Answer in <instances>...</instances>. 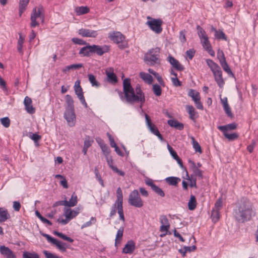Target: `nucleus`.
Listing matches in <instances>:
<instances>
[{
  "label": "nucleus",
  "mask_w": 258,
  "mask_h": 258,
  "mask_svg": "<svg viewBox=\"0 0 258 258\" xmlns=\"http://www.w3.org/2000/svg\"><path fill=\"white\" fill-rule=\"evenodd\" d=\"M144 61L149 66H155L160 63V49L156 47L149 50L145 55Z\"/></svg>",
  "instance_id": "4"
},
{
  "label": "nucleus",
  "mask_w": 258,
  "mask_h": 258,
  "mask_svg": "<svg viewBox=\"0 0 258 258\" xmlns=\"http://www.w3.org/2000/svg\"><path fill=\"white\" fill-rule=\"evenodd\" d=\"M105 73L107 76V80L108 82L112 84H115L117 82L116 76L113 73L112 70L111 69L109 70L107 69L105 71Z\"/></svg>",
  "instance_id": "23"
},
{
  "label": "nucleus",
  "mask_w": 258,
  "mask_h": 258,
  "mask_svg": "<svg viewBox=\"0 0 258 258\" xmlns=\"http://www.w3.org/2000/svg\"><path fill=\"white\" fill-rule=\"evenodd\" d=\"M195 53L196 51L193 48L187 50L185 52L186 55L190 60H191L192 59L195 54Z\"/></svg>",
  "instance_id": "59"
},
{
  "label": "nucleus",
  "mask_w": 258,
  "mask_h": 258,
  "mask_svg": "<svg viewBox=\"0 0 258 258\" xmlns=\"http://www.w3.org/2000/svg\"><path fill=\"white\" fill-rule=\"evenodd\" d=\"M252 213V208L250 203L245 199H242L236 204L233 209V215L235 220L244 223L250 220Z\"/></svg>",
  "instance_id": "2"
},
{
  "label": "nucleus",
  "mask_w": 258,
  "mask_h": 258,
  "mask_svg": "<svg viewBox=\"0 0 258 258\" xmlns=\"http://www.w3.org/2000/svg\"><path fill=\"white\" fill-rule=\"evenodd\" d=\"M179 39L182 43H184L186 42V39L185 37V31L184 30L180 32Z\"/></svg>",
  "instance_id": "63"
},
{
  "label": "nucleus",
  "mask_w": 258,
  "mask_h": 258,
  "mask_svg": "<svg viewBox=\"0 0 258 258\" xmlns=\"http://www.w3.org/2000/svg\"><path fill=\"white\" fill-rule=\"evenodd\" d=\"M145 119H146V123L147 125L148 128L149 129L150 132L154 134V135L158 137L159 139L161 141L163 140V138L162 136L161 135L160 132H159L157 127L152 123V121L149 116V115L147 114H145Z\"/></svg>",
  "instance_id": "11"
},
{
  "label": "nucleus",
  "mask_w": 258,
  "mask_h": 258,
  "mask_svg": "<svg viewBox=\"0 0 258 258\" xmlns=\"http://www.w3.org/2000/svg\"><path fill=\"white\" fill-rule=\"evenodd\" d=\"M170 228V225H161L160 227V231L161 232H164V234H161V236H163L166 235L167 234L168 231L169 230Z\"/></svg>",
  "instance_id": "56"
},
{
  "label": "nucleus",
  "mask_w": 258,
  "mask_h": 258,
  "mask_svg": "<svg viewBox=\"0 0 258 258\" xmlns=\"http://www.w3.org/2000/svg\"><path fill=\"white\" fill-rule=\"evenodd\" d=\"M166 182L170 185L176 186L180 181V178L174 176H170L165 178Z\"/></svg>",
  "instance_id": "31"
},
{
  "label": "nucleus",
  "mask_w": 258,
  "mask_h": 258,
  "mask_svg": "<svg viewBox=\"0 0 258 258\" xmlns=\"http://www.w3.org/2000/svg\"><path fill=\"white\" fill-rule=\"evenodd\" d=\"M186 109L189 115V118L195 121L199 117L198 112L192 105H187L185 106Z\"/></svg>",
  "instance_id": "22"
},
{
  "label": "nucleus",
  "mask_w": 258,
  "mask_h": 258,
  "mask_svg": "<svg viewBox=\"0 0 258 258\" xmlns=\"http://www.w3.org/2000/svg\"><path fill=\"white\" fill-rule=\"evenodd\" d=\"M29 0H20L19 3V14L21 17L22 14L26 10Z\"/></svg>",
  "instance_id": "30"
},
{
  "label": "nucleus",
  "mask_w": 258,
  "mask_h": 258,
  "mask_svg": "<svg viewBox=\"0 0 258 258\" xmlns=\"http://www.w3.org/2000/svg\"><path fill=\"white\" fill-rule=\"evenodd\" d=\"M155 192L160 196L161 197H164L165 194L163 190L156 185L152 189Z\"/></svg>",
  "instance_id": "51"
},
{
  "label": "nucleus",
  "mask_w": 258,
  "mask_h": 258,
  "mask_svg": "<svg viewBox=\"0 0 258 258\" xmlns=\"http://www.w3.org/2000/svg\"><path fill=\"white\" fill-rule=\"evenodd\" d=\"M140 77L144 80V81L148 84H151L153 82V77L149 74L145 73V72H141L139 74Z\"/></svg>",
  "instance_id": "29"
},
{
  "label": "nucleus",
  "mask_w": 258,
  "mask_h": 258,
  "mask_svg": "<svg viewBox=\"0 0 258 258\" xmlns=\"http://www.w3.org/2000/svg\"><path fill=\"white\" fill-rule=\"evenodd\" d=\"M223 206V202L221 198H219L215 203L214 208L213 210L220 211Z\"/></svg>",
  "instance_id": "47"
},
{
  "label": "nucleus",
  "mask_w": 258,
  "mask_h": 258,
  "mask_svg": "<svg viewBox=\"0 0 258 258\" xmlns=\"http://www.w3.org/2000/svg\"><path fill=\"white\" fill-rule=\"evenodd\" d=\"M93 45H88L82 47L79 51V54L82 56H89L93 53Z\"/></svg>",
  "instance_id": "21"
},
{
  "label": "nucleus",
  "mask_w": 258,
  "mask_h": 258,
  "mask_svg": "<svg viewBox=\"0 0 258 258\" xmlns=\"http://www.w3.org/2000/svg\"><path fill=\"white\" fill-rule=\"evenodd\" d=\"M153 91L154 94L157 96H159L161 95L162 89L160 85L158 84H154L153 85Z\"/></svg>",
  "instance_id": "45"
},
{
  "label": "nucleus",
  "mask_w": 258,
  "mask_h": 258,
  "mask_svg": "<svg viewBox=\"0 0 258 258\" xmlns=\"http://www.w3.org/2000/svg\"><path fill=\"white\" fill-rule=\"evenodd\" d=\"M123 92L125 98L127 102H140L143 104L145 101L144 94L143 93L140 86L138 85L135 91L131 85V82L129 79H125L123 82Z\"/></svg>",
  "instance_id": "1"
},
{
  "label": "nucleus",
  "mask_w": 258,
  "mask_h": 258,
  "mask_svg": "<svg viewBox=\"0 0 258 258\" xmlns=\"http://www.w3.org/2000/svg\"><path fill=\"white\" fill-rule=\"evenodd\" d=\"M167 148L171 156L173 157V159L177 158L178 155L176 152L173 150L172 147H171L168 144Z\"/></svg>",
  "instance_id": "61"
},
{
  "label": "nucleus",
  "mask_w": 258,
  "mask_h": 258,
  "mask_svg": "<svg viewBox=\"0 0 258 258\" xmlns=\"http://www.w3.org/2000/svg\"><path fill=\"white\" fill-rule=\"evenodd\" d=\"M65 100L67 103L66 109H74V102L72 96L69 94L66 95L65 96Z\"/></svg>",
  "instance_id": "34"
},
{
  "label": "nucleus",
  "mask_w": 258,
  "mask_h": 258,
  "mask_svg": "<svg viewBox=\"0 0 258 258\" xmlns=\"http://www.w3.org/2000/svg\"><path fill=\"white\" fill-rule=\"evenodd\" d=\"M74 90L75 94L79 99L81 103L84 106L85 108H87L88 107V105L84 96L83 90L81 86H80V82L79 80L76 81L74 85Z\"/></svg>",
  "instance_id": "10"
},
{
  "label": "nucleus",
  "mask_w": 258,
  "mask_h": 258,
  "mask_svg": "<svg viewBox=\"0 0 258 258\" xmlns=\"http://www.w3.org/2000/svg\"><path fill=\"white\" fill-rule=\"evenodd\" d=\"M197 33L200 40L207 37L205 31L199 25L197 26Z\"/></svg>",
  "instance_id": "41"
},
{
  "label": "nucleus",
  "mask_w": 258,
  "mask_h": 258,
  "mask_svg": "<svg viewBox=\"0 0 258 258\" xmlns=\"http://www.w3.org/2000/svg\"><path fill=\"white\" fill-rule=\"evenodd\" d=\"M63 205L65 206L68 207H74L76 206L77 204V195L74 193L71 197V198L68 201L67 200H64L63 201Z\"/></svg>",
  "instance_id": "27"
},
{
  "label": "nucleus",
  "mask_w": 258,
  "mask_h": 258,
  "mask_svg": "<svg viewBox=\"0 0 258 258\" xmlns=\"http://www.w3.org/2000/svg\"><path fill=\"white\" fill-rule=\"evenodd\" d=\"M64 117L70 126H74L76 122V114L74 109H66L64 113Z\"/></svg>",
  "instance_id": "13"
},
{
  "label": "nucleus",
  "mask_w": 258,
  "mask_h": 258,
  "mask_svg": "<svg viewBox=\"0 0 258 258\" xmlns=\"http://www.w3.org/2000/svg\"><path fill=\"white\" fill-rule=\"evenodd\" d=\"M0 252L6 258H16V256L14 252L8 247L5 245L0 246Z\"/></svg>",
  "instance_id": "17"
},
{
  "label": "nucleus",
  "mask_w": 258,
  "mask_h": 258,
  "mask_svg": "<svg viewBox=\"0 0 258 258\" xmlns=\"http://www.w3.org/2000/svg\"><path fill=\"white\" fill-rule=\"evenodd\" d=\"M160 222L161 225H170L169 220L165 215H161L160 217Z\"/></svg>",
  "instance_id": "53"
},
{
  "label": "nucleus",
  "mask_w": 258,
  "mask_h": 258,
  "mask_svg": "<svg viewBox=\"0 0 258 258\" xmlns=\"http://www.w3.org/2000/svg\"><path fill=\"white\" fill-rule=\"evenodd\" d=\"M168 61L177 70L182 71L183 70L184 68L180 64L177 60L175 59L171 55H169L168 57Z\"/></svg>",
  "instance_id": "24"
},
{
  "label": "nucleus",
  "mask_w": 258,
  "mask_h": 258,
  "mask_svg": "<svg viewBox=\"0 0 258 258\" xmlns=\"http://www.w3.org/2000/svg\"><path fill=\"white\" fill-rule=\"evenodd\" d=\"M23 258H39V256L36 252L24 251L23 253Z\"/></svg>",
  "instance_id": "43"
},
{
  "label": "nucleus",
  "mask_w": 258,
  "mask_h": 258,
  "mask_svg": "<svg viewBox=\"0 0 258 258\" xmlns=\"http://www.w3.org/2000/svg\"><path fill=\"white\" fill-rule=\"evenodd\" d=\"M30 138L36 143L41 139V137L37 134H30Z\"/></svg>",
  "instance_id": "62"
},
{
  "label": "nucleus",
  "mask_w": 258,
  "mask_h": 258,
  "mask_svg": "<svg viewBox=\"0 0 258 258\" xmlns=\"http://www.w3.org/2000/svg\"><path fill=\"white\" fill-rule=\"evenodd\" d=\"M100 148H101L102 151L103 152L104 156L105 157L109 156L110 149L108 148V147L104 144H100Z\"/></svg>",
  "instance_id": "46"
},
{
  "label": "nucleus",
  "mask_w": 258,
  "mask_h": 258,
  "mask_svg": "<svg viewBox=\"0 0 258 258\" xmlns=\"http://www.w3.org/2000/svg\"><path fill=\"white\" fill-rule=\"evenodd\" d=\"M88 80L92 87L98 88L100 86V84L96 80V77L92 74L88 75Z\"/></svg>",
  "instance_id": "37"
},
{
  "label": "nucleus",
  "mask_w": 258,
  "mask_h": 258,
  "mask_svg": "<svg viewBox=\"0 0 258 258\" xmlns=\"http://www.w3.org/2000/svg\"><path fill=\"white\" fill-rule=\"evenodd\" d=\"M24 104L27 112L30 114H33L35 112V108L33 107L32 104V100L28 96L25 97L24 100Z\"/></svg>",
  "instance_id": "20"
},
{
  "label": "nucleus",
  "mask_w": 258,
  "mask_h": 258,
  "mask_svg": "<svg viewBox=\"0 0 258 258\" xmlns=\"http://www.w3.org/2000/svg\"><path fill=\"white\" fill-rule=\"evenodd\" d=\"M79 213L80 209L79 208L72 209L70 208L66 207L63 212V216L66 218L63 219L62 217H60L57 219V221L62 225H66L75 218Z\"/></svg>",
  "instance_id": "6"
},
{
  "label": "nucleus",
  "mask_w": 258,
  "mask_h": 258,
  "mask_svg": "<svg viewBox=\"0 0 258 258\" xmlns=\"http://www.w3.org/2000/svg\"><path fill=\"white\" fill-rule=\"evenodd\" d=\"M217 58L218 59L219 62L221 63L226 60V58L223 50L219 49L217 51Z\"/></svg>",
  "instance_id": "48"
},
{
  "label": "nucleus",
  "mask_w": 258,
  "mask_h": 258,
  "mask_svg": "<svg viewBox=\"0 0 258 258\" xmlns=\"http://www.w3.org/2000/svg\"><path fill=\"white\" fill-rule=\"evenodd\" d=\"M72 41L75 44L79 45H86L87 44L86 41L78 38H73Z\"/></svg>",
  "instance_id": "57"
},
{
  "label": "nucleus",
  "mask_w": 258,
  "mask_h": 258,
  "mask_svg": "<svg viewBox=\"0 0 258 258\" xmlns=\"http://www.w3.org/2000/svg\"><path fill=\"white\" fill-rule=\"evenodd\" d=\"M43 253L45 255L46 258H61L60 257L56 255L55 254L51 253L47 250H44Z\"/></svg>",
  "instance_id": "58"
},
{
  "label": "nucleus",
  "mask_w": 258,
  "mask_h": 258,
  "mask_svg": "<svg viewBox=\"0 0 258 258\" xmlns=\"http://www.w3.org/2000/svg\"><path fill=\"white\" fill-rule=\"evenodd\" d=\"M208 66L213 73L215 80L220 88H222L225 82L222 76V72L220 66L211 59L206 60Z\"/></svg>",
  "instance_id": "3"
},
{
  "label": "nucleus",
  "mask_w": 258,
  "mask_h": 258,
  "mask_svg": "<svg viewBox=\"0 0 258 258\" xmlns=\"http://www.w3.org/2000/svg\"><path fill=\"white\" fill-rule=\"evenodd\" d=\"M188 163L190 165V168L193 172V175L195 176L199 177L201 178H203V172L199 168L196 163L191 160H188Z\"/></svg>",
  "instance_id": "18"
},
{
  "label": "nucleus",
  "mask_w": 258,
  "mask_h": 258,
  "mask_svg": "<svg viewBox=\"0 0 258 258\" xmlns=\"http://www.w3.org/2000/svg\"><path fill=\"white\" fill-rule=\"evenodd\" d=\"M224 110L227 115L228 116L230 117H233V114L231 111V108L230 106H229L228 104H224V106H223Z\"/></svg>",
  "instance_id": "54"
},
{
  "label": "nucleus",
  "mask_w": 258,
  "mask_h": 258,
  "mask_svg": "<svg viewBox=\"0 0 258 258\" xmlns=\"http://www.w3.org/2000/svg\"><path fill=\"white\" fill-rule=\"evenodd\" d=\"M215 36L217 39L225 40L226 39L225 34L222 31L216 32Z\"/></svg>",
  "instance_id": "60"
},
{
  "label": "nucleus",
  "mask_w": 258,
  "mask_h": 258,
  "mask_svg": "<svg viewBox=\"0 0 258 258\" xmlns=\"http://www.w3.org/2000/svg\"><path fill=\"white\" fill-rule=\"evenodd\" d=\"M10 218V215L7 209L0 208V222L6 221Z\"/></svg>",
  "instance_id": "32"
},
{
  "label": "nucleus",
  "mask_w": 258,
  "mask_h": 258,
  "mask_svg": "<svg viewBox=\"0 0 258 258\" xmlns=\"http://www.w3.org/2000/svg\"><path fill=\"white\" fill-rule=\"evenodd\" d=\"M41 235L45 237L49 242L55 245L60 250L63 252L66 251L67 247L64 243L52 237L47 234L42 233Z\"/></svg>",
  "instance_id": "12"
},
{
  "label": "nucleus",
  "mask_w": 258,
  "mask_h": 258,
  "mask_svg": "<svg viewBox=\"0 0 258 258\" xmlns=\"http://www.w3.org/2000/svg\"><path fill=\"white\" fill-rule=\"evenodd\" d=\"M237 124L231 123L225 125L218 126V128L222 132H228L229 131L234 130L237 127Z\"/></svg>",
  "instance_id": "25"
},
{
  "label": "nucleus",
  "mask_w": 258,
  "mask_h": 258,
  "mask_svg": "<svg viewBox=\"0 0 258 258\" xmlns=\"http://www.w3.org/2000/svg\"><path fill=\"white\" fill-rule=\"evenodd\" d=\"M123 229H119L117 231L116 235L115 243V245H116L117 242H119L120 239L122 238V235H123Z\"/></svg>",
  "instance_id": "55"
},
{
  "label": "nucleus",
  "mask_w": 258,
  "mask_h": 258,
  "mask_svg": "<svg viewBox=\"0 0 258 258\" xmlns=\"http://www.w3.org/2000/svg\"><path fill=\"white\" fill-rule=\"evenodd\" d=\"M188 95L192 98L194 101L201 99L200 93L194 89H190L188 91Z\"/></svg>",
  "instance_id": "38"
},
{
  "label": "nucleus",
  "mask_w": 258,
  "mask_h": 258,
  "mask_svg": "<svg viewBox=\"0 0 258 258\" xmlns=\"http://www.w3.org/2000/svg\"><path fill=\"white\" fill-rule=\"evenodd\" d=\"M116 197L117 200L115 203L117 204V205H123V195L121 189L120 187H118L116 190Z\"/></svg>",
  "instance_id": "35"
},
{
  "label": "nucleus",
  "mask_w": 258,
  "mask_h": 258,
  "mask_svg": "<svg viewBox=\"0 0 258 258\" xmlns=\"http://www.w3.org/2000/svg\"><path fill=\"white\" fill-rule=\"evenodd\" d=\"M110 47L107 45H103L102 46L98 45H93V53H96L99 56L102 55L104 53L108 52Z\"/></svg>",
  "instance_id": "16"
},
{
  "label": "nucleus",
  "mask_w": 258,
  "mask_h": 258,
  "mask_svg": "<svg viewBox=\"0 0 258 258\" xmlns=\"http://www.w3.org/2000/svg\"><path fill=\"white\" fill-rule=\"evenodd\" d=\"M37 19H40L42 23H43L44 21V9L42 5H39L33 9L31 15V27L34 28L39 25V22L37 21Z\"/></svg>",
  "instance_id": "5"
},
{
  "label": "nucleus",
  "mask_w": 258,
  "mask_h": 258,
  "mask_svg": "<svg viewBox=\"0 0 258 258\" xmlns=\"http://www.w3.org/2000/svg\"><path fill=\"white\" fill-rule=\"evenodd\" d=\"M190 139L191 140L192 147L195 152L201 154L202 153V150L199 143L195 140L194 137L191 136Z\"/></svg>",
  "instance_id": "36"
},
{
  "label": "nucleus",
  "mask_w": 258,
  "mask_h": 258,
  "mask_svg": "<svg viewBox=\"0 0 258 258\" xmlns=\"http://www.w3.org/2000/svg\"><path fill=\"white\" fill-rule=\"evenodd\" d=\"M171 81L173 84V85L175 87L180 86L181 85V83L178 80L177 77H172L171 78Z\"/></svg>",
  "instance_id": "64"
},
{
  "label": "nucleus",
  "mask_w": 258,
  "mask_h": 258,
  "mask_svg": "<svg viewBox=\"0 0 258 258\" xmlns=\"http://www.w3.org/2000/svg\"><path fill=\"white\" fill-rule=\"evenodd\" d=\"M1 122L5 127H8L10 125V120L8 117L2 118L1 119Z\"/></svg>",
  "instance_id": "52"
},
{
  "label": "nucleus",
  "mask_w": 258,
  "mask_h": 258,
  "mask_svg": "<svg viewBox=\"0 0 258 258\" xmlns=\"http://www.w3.org/2000/svg\"><path fill=\"white\" fill-rule=\"evenodd\" d=\"M223 70L226 72L229 76L234 77V75L232 72L231 69H230L227 62L226 61L220 63Z\"/></svg>",
  "instance_id": "39"
},
{
  "label": "nucleus",
  "mask_w": 258,
  "mask_h": 258,
  "mask_svg": "<svg viewBox=\"0 0 258 258\" xmlns=\"http://www.w3.org/2000/svg\"><path fill=\"white\" fill-rule=\"evenodd\" d=\"M108 38L116 43L121 49H124L127 47V43L125 41V37L120 32L116 31L110 33Z\"/></svg>",
  "instance_id": "7"
},
{
  "label": "nucleus",
  "mask_w": 258,
  "mask_h": 258,
  "mask_svg": "<svg viewBox=\"0 0 258 258\" xmlns=\"http://www.w3.org/2000/svg\"><path fill=\"white\" fill-rule=\"evenodd\" d=\"M78 33L83 37L91 38H96L98 34L97 31L84 28L79 29Z\"/></svg>",
  "instance_id": "14"
},
{
  "label": "nucleus",
  "mask_w": 258,
  "mask_h": 258,
  "mask_svg": "<svg viewBox=\"0 0 258 258\" xmlns=\"http://www.w3.org/2000/svg\"><path fill=\"white\" fill-rule=\"evenodd\" d=\"M203 48L209 53V54L212 56H214L215 53L214 50L212 49L210 42L209 39V37H206L204 39L200 40Z\"/></svg>",
  "instance_id": "15"
},
{
  "label": "nucleus",
  "mask_w": 258,
  "mask_h": 258,
  "mask_svg": "<svg viewBox=\"0 0 258 258\" xmlns=\"http://www.w3.org/2000/svg\"><path fill=\"white\" fill-rule=\"evenodd\" d=\"M167 123L170 126L174 127L179 131L182 130L184 128V125L182 123L179 122L175 119H169Z\"/></svg>",
  "instance_id": "26"
},
{
  "label": "nucleus",
  "mask_w": 258,
  "mask_h": 258,
  "mask_svg": "<svg viewBox=\"0 0 258 258\" xmlns=\"http://www.w3.org/2000/svg\"><path fill=\"white\" fill-rule=\"evenodd\" d=\"M136 245L135 242L131 240L128 241L122 249V252L125 254H132L135 250Z\"/></svg>",
  "instance_id": "19"
},
{
  "label": "nucleus",
  "mask_w": 258,
  "mask_h": 258,
  "mask_svg": "<svg viewBox=\"0 0 258 258\" xmlns=\"http://www.w3.org/2000/svg\"><path fill=\"white\" fill-rule=\"evenodd\" d=\"M224 137L227 139L229 141H233L236 140L238 137V134L233 133L229 134L228 132H223Z\"/></svg>",
  "instance_id": "40"
},
{
  "label": "nucleus",
  "mask_w": 258,
  "mask_h": 258,
  "mask_svg": "<svg viewBox=\"0 0 258 258\" xmlns=\"http://www.w3.org/2000/svg\"><path fill=\"white\" fill-rule=\"evenodd\" d=\"M117 209L118 210V214H119L120 220H122V221H124L125 219L123 214V206L117 205Z\"/></svg>",
  "instance_id": "50"
},
{
  "label": "nucleus",
  "mask_w": 258,
  "mask_h": 258,
  "mask_svg": "<svg viewBox=\"0 0 258 258\" xmlns=\"http://www.w3.org/2000/svg\"><path fill=\"white\" fill-rule=\"evenodd\" d=\"M96 219L95 218L92 217L90 218V220L89 221H88L84 224H83L81 226V229H83L86 227L91 226L93 224H94L96 222Z\"/></svg>",
  "instance_id": "49"
},
{
  "label": "nucleus",
  "mask_w": 258,
  "mask_h": 258,
  "mask_svg": "<svg viewBox=\"0 0 258 258\" xmlns=\"http://www.w3.org/2000/svg\"><path fill=\"white\" fill-rule=\"evenodd\" d=\"M128 202L130 205L136 208H141L144 205V202L137 189L134 190L130 194Z\"/></svg>",
  "instance_id": "8"
},
{
  "label": "nucleus",
  "mask_w": 258,
  "mask_h": 258,
  "mask_svg": "<svg viewBox=\"0 0 258 258\" xmlns=\"http://www.w3.org/2000/svg\"><path fill=\"white\" fill-rule=\"evenodd\" d=\"M220 216V212L218 210H212V215L211 218L212 219V221L214 222H217Z\"/></svg>",
  "instance_id": "44"
},
{
  "label": "nucleus",
  "mask_w": 258,
  "mask_h": 258,
  "mask_svg": "<svg viewBox=\"0 0 258 258\" xmlns=\"http://www.w3.org/2000/svg\"><path fill=\"white\" fill-rule=\"evenodd\" d=\"M147 19L148 20L146 22V24L153 31L157 34H159L162 32V20L160 19H153L149 16L147 17Z\"/></svg>",
  "instance_id": "9"
},
{
  "label": "nucleus",
  "mask_w": 258,
  "mask_h": 258,
  "mask_svg": "<svg viewBox=\"0 0 258 258\" xmlns=\"http://www.w3.org/2000/svg\"><path fill=\"white\" fill-rule=\"evenodd\" d=\"M197 202L195 196L191 195L188 202V208L189 210H195L197 207Z\"/></svg>",
  "instance_id": "33"
},
{
  "label": "nucleus",
  "mask_w": 258,
  "mask_h": 258,
  "mask_svg": "<svg viewBox=\"0 0 258 258\" xmlns=\"http://www.w3.org/2000/svg\"><path fill=\"white\" fill-rule=\"evenodd\" d=\"M75 12L77 15L80 16L88 13L90 9L87 6L77 7L75 9Z\"/></svg>",
  "instance_id": "28"
},
{
  "label": "nucleus",
  "mask_w": 258,
  "mask_h": 258,
  "mask_svg": "<svg viewBox=\"0 0 258 258\" xmlns=\"http://www.w3.org/2000/svg\"><path fill=\"white\" fill-rule=\"evenodd\" d=\"M53 234L54 235L57 236L58 237L61 238V239H62L64 240L68 241L70 242H73L74 241V240L72 238H71L70 237L67 236V235L63 234V233H62L61 232H58L56 231H54L53 232Z\"/></svg>",
  "instance_id": "42"
}]
</instances>
